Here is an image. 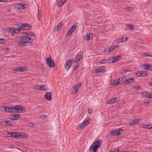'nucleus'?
Instances as JSON below:
<instances>
[{"mask_svg":"<svg viewBox=\"0 0 152 152\" xmlns=\"http://www.w3.org/2000/svg\"><path fill=\"white\" fill-rule=\"evenodd\" d=\"M18 45L19 46H26L27 44L33 41V39L28 37H19L17 39Z\"/></svg>","mask_w":152,"mask_h":152,"instance_id":"obj_1","label":"nucleus"},{"mask_svg":"<svg viewBox=\"0 0 152 152\" xmlns=\"http://www.w3.org/2000/svg\"><path fill=\"white\" fill-rule=\"evenodd\" d=\"M101 146V140H98L95 141L91 146L89 149V151H92L91 152H97V149Z\"/></svg>","mask_w":152,"mask_h":152,"instance_id":"obj_2","label":"nucleus"},{"mask_svg":"<svg viewBox=\"0 0 152 152\" xmlns=\"http://www.w3.org/2000/svg\"><path fill=\"white\" fill-rule=\"evenodd\" d=\"M14 112L22 113L25 112V110L24 108L20 106H17L14 107Z\"/></svg>","mask_w":152,"mask_h":152,"instance_id":"obj_3","label":"nucleus"},{"mask_svg":"<svg viewBox=\"0 0 152 152\" xmlns=\"http://www.w3.org/2000/svg\"><path fill=\"white\" fill-rule=\"evenodd\" d=\"M46 62L48 65L50 67H53L55 66L54 61L50 57H48L47 58Z\"/></svg>","mask_w":152,"mask_h":152,"instance_id":"obj_4","label":"nucleus"},{"mask_svg":"<svg viewBox=\"0 0 152 152\" xmlns=\"http://www.w3.org/2000/svg\"><path fill=\"white\" fill-rule=\"evenodd\" d=\"M31 26L27 23H22L19 27L20 29L27 30L30 29Z\"/></svg>","mask_w":152,"mask_h":152,"instance_id":"obj_5","label":"nucleus"},{"mask_svg":"<svg viewBox=\"0 0 152 152\" xmlns=\"http://www.w3.org/2000/svg\"><path fill=\"white\" fill-rule=\"evenodd\" d=\"M1 107L4 108V112L9 113L14 112V108L13 107L5 106L4 107Z\"/></svg>","mask_w":152,"mask_h":152,"instance_id":"obj_6","label":"nucleus"},{"mask_svg":"<svg viewBox=\"0 0 152 152\" xmlns=\"http://www.w3.org/2000/svg\"><path fill=\"white\" fill-rule=\"evenodd\" d=\"M122 132L123 130H122L118 129L113 130L111 132V133L113 136H117L122 133Z\"/></svg>","mask_w":152,"mask_h":152,"instance_id":"obj_7","label":"nucleus"},{"mask_svg":"<svg viewBox=\"0 0 152 152\" xmlns=\"http://www.w3.org/2000/svg\"><path fill=\"white\" fill-rule=\"evenodd\" d=\"M105 71V67L104 66H102L94 70V73L104 72Z\"/></svg>","mask_w":152,"mask_h":152,"instance_id":"obj_8","label":"nucleus"},{"mask_svg":"<svg viewBox=\"0 0 152 152\" xmlns=\"http://www.w3.org/2000/svg\"><path fill=\"white\" fill-rule=\"evenodd\" d=\"M52 94L51 92H47L45 94V97L47 100L50 101L52 99Z\"/></svg>","mask_w":152,"mask_h":152,"instance_id":"obj_9","label":"nucleus"},{"mask_svg":"<svg viewBox=\"0 0 152 152\" xmlns=\"http://www.w3.org/2000/svg\"><path fill=\"white\" fill-rule=\"evenodd\" d=\"M72 63V60H69V61H67L65 63V66L67 71H68Z\"/></svg>","mask_w":152,"mask_h":152,"instance_id":"obj_10","label":"nucleus"},{"mask_svg":"<svg viewBox=\"0 0 152 152\" xmlns=\"http://www.w3.org/2000/svg\"><path fill=\"white\" fill-rule=\"evenodd\" d=\"M122 79H118L117 80H115L113 81V83H111L113 86H116L121 84L122 83Z\"/></svg>","mask_w":152,"mask_h":152,"instance_id":"obj_11","label":"nucleus"},{"mask_svg":"<svg viewBox=\"0 0 152 152\" xmlns=\"http://www.w3.org/2000/svg\"><path fill=\"white\" fill-rule=\"evenodd\" d=\"M83 52H82L77 55L76 58L74 60V62H76L82 59L83 58Z\"/></svg>","mask_w":152,"mask_h":152,"instance_id":"obj_12","label":"nucleus"},{"mask_svg":"<svg viewBox=\"0 0 152 152\" xmlns=\"http://www.w3.org/2000/svg\"><path fill=\"white\" fill-rule=\"evenodd\" d=\"M17 5L18 6V7H16L18 9H24L27 8L28 7V6L26 4H23L20 3H16Z\"/></svg>","mask_w":152,"mask_h":152,"instance_id":"obj_13","label":"nucleus"},{"mask_svg":"<svg viewBox=\"0 0 152 152\" xmlns=\"http://www.w3.org/2000/svg\"><path fill=\"white\" fill-rule=\"evenodd\" d=\"M20 30L19 28H10V31L12 33L18 34Z\"/></svg>","mask_w":152,"mask_h":152,"instance_id":"obj_14","label":"nucleus"},{"mask_svg":"<svg viewBox=\"0 0 152 152\" xmlns=\"http://www.w3.org/2000/svg\"><path fill=\"white\" fill-rule=\"evenodd\" d=\"M142 95L148 98H152V93H149L146 91L144 92L142 94Z\"/></svg>","mask_w":152,"mask_h":152,"instance_id":"obj_15","label":"nucleus"},{"mask_svg":"<svg viewBox=\"0 0 152 152\" xmlns=\"http://www.w3.org/2000/svg\"><path fill=\"white\" fill-rule=\"evenodd\" d=\"M84 38L87 40H92L93 39V34L91 33H89L88 34L85 35Z\"/></svg>","mask_w":152,"mask_h":152,"instance_id":"obj_16","label":"nucleus"},{"mask_svg":"<svg viewBox=\"0 0 152 152\" xmlns=\"http://www.w3.org/2000/svg\"><path fill=\"white\" fill-rule=\"evenodd\" d=\"M7 134L10 135L11 137H13L14 138L19 137V132H8Z\"/></svg>","mask_w":152,"mask_h":152,"instance_id":"obj_17","label":"nucleus"},{"mask_svg":"<svg viewBox=\"0 0 152 152\" xmlns=\"http://www.w3.org/2000/svg\"><path fill=\"white\" fill-rule=\"evenodd\" d=\"M142 65L143 68L148 70H151L152 69V65L148 64H142Z\"/></svg>","mask_w":152,"mask_h":152,"instance_id":"obj_18","label":"nucleus"},{"mask_svg":"<svg viewBox=\"0 0 152 152\" xmlns=\"http://www.w3.org/2000/svg\"><path fill=\"white\" fill-rule=\"evenodd\" d=\"M121 58V56H115L113 57L112 58V63H113L114 62H116L118 61L119 59H120Z\"/></svg>","mask_w":152,"mask_h":152,"instance_id":"obj_19","label":"nucleus"},{"mask_svg":"<svg viewBox=\"0 0 152 152\" xmlns=\"http://www.w3.org/2000/svg\"><path fill=\"white\" fill-rule=\"evenodd\" d=\"M81 85V83H79L75 85V86L73 88H74L75 90V93H76V92H77L78 89H79V88L80 87Z\"/></svg>","mask_w":152,"mask_h":152,"instance_id":"obj_20","label":"nucleus"},{"mask_svg":"<svg viewBox=\"0 0 152 152\" xmlns=\"http://www.w3.org/2000/svg\"><path fill=\"white\" fill-rule=\"evenodd\" d=\"M126 26L127 28V29L129 30H131L134 29V26L133 25L128 24H126Z\"/></svg>","mask_w":152,"mask_h":152,"instance_id":"obj_21","label":"nucleus"},{"mask_svg":"<svg viewBox=\"0 0 152 152\" xmlns=\"http://www.w3.org/2000/svg\"><path fill=\"white\" fill-rule=\"evenodd\" d=\"M134 81L133 78H131L126 80L124 81V83L125 84L128 83H131Z\"/></svg>","mask_w":152,"mask_h":152,"instance_id":"obj_22","label":"nucleus"},{"mask_svg":"<svg viewBox=\"0 0 152 152\" xmlns=\"http://www.w3.org/2000/svg\"><path fill=\"white\" fill-rule=\"evenodd\" d=\"M119 46L118 44H117L111 46L110 47L108 48L109 50V52H111L115 48L118 47Z\"/></svg>","mask_w":152,"mask_h":152,"instance_id":"obj_23","label":"nucleus"},{"mask_svg":"<svg viewBox=\"0 0 152 152\" xmlns=\"http://www.w3.org/2000/svg\"><path fill=\"white\" fill-rule=\"evenodd\" d=\"M117 102L116 98H113L107 102V104H110L112 103H114L116 102Z\"/></svg>","mask_w":152,"mask_h":152,"instance_id":"obj_24","label":"nucleus"},{"mask_svg":"<svg viewBox=\"0 0 152 152\" xmlns=\"http://www.w3.org/2000/svg\"><path fill=\"white\" fill-rule=\"evenodd\" d=\"M142 127L145 129H152V124H150L143 125L142 126Z\"/></svg>","mask_w":152,"mask_h":152,"instance_id":"obj_25","label":"nucleus"},{"mask_svg":"<svg viewBox=\"0 0 152 152\" xmlns=\"http://www.w3.org/2000/svg\"><path fill=\"white\" fill-rule=\"evenodd\" d=\"M140 121L139 119H134L130 123V124L132 125H134L138 123V121Z\"/></svg>","mask_w":152,"mask_h":152,"instance_id":"obj_26","label":"nucleus"},{"mask_svg":"<svg viewBox=\"0 0 152 152\" xmlns=\"http://www.w3.org/2000/svg\"><path fill=\"white\" fill-rule=\"evenodd\" d=\"M123 38H124V37H123L122 38L118 39H117V42L118 43H119L122 42H125L127 40V37H126L124 40L123 39Z\"/></svg>","mask_w":152,"mask_h":152,"instance_id":"obj_27","label":"nucleus"},{"mask_svg":"<svg viewBox=\"0 0 152 152\" xmlns=\"http://www.w3.org/2000/svg\"><path fill=\"white\" fill-rule=\"evenodd\" d=\"M26 34L27 36L26 37H34L36 35L34 33L32 32H29L26 33Z\"/></svg>","mask_w":152,"mask_h":152,"instance_id":"obj_28","label":"nucleus"},{"mask_svg":"<svg viewBox=\"0 0 152 152\" xmlns=\"http://www.w3.org/2000/svg\"><path fill=\"white\" fill-rule=\"evenodd\" d=\"M66 0H59V2L58 4V6L60 7H61L65 2Z\"/></svg>","mask_w":152,"mask_h":152,"instance_id":"obj_29","label":"nucleus"},{"mask_svg":"<svg viewBox=\"0 0 152 152\" xmlns=\"http://www.w3.org/2000/svg\"><path fill=\"white\" fill-rule=\"evenodd\" d=\"M25 68L24 67H20L18 68L15 69V70L17 72H23L24 71Z\"/></svg>","mask_w":152,"mask_h":152,"instance_id":"obj_30","label":"nucleus"},{"mask_svg":"<svg viewBox=\"0 0 152 152\" xmlns=\"http://www.w3.org/2000/svg\"><path fill=\"white\" fill-rule=\"evenodd\" d=\"M39 88L40 91H45L47 90V87L45 85H41Z\"/></svg>","mask_w":152,"mask_h":152,"instance_id":"obj_31","label":"nucleus"},{"mask_svg":"<svg viewBox=\"0 0 152 152\" xmlns=\"http://www.w3.org/2000/svg\"><path fill=\"white\" fill-rule=\"evenodd\" d=\"M88 124V123H85V122H82L79 125V127L80 129L84 128L86 125Z\"/></svg>","mask_w":152,"mask_h":152,"instance_id":"obj_32","label":"nucleus"},{"mask_svg":"<svg viewBox=\"0 0 152 152\" xmlns=\"http://www.w3.org/2000/svg\"><path fill=\"white\" fill-rule=\"evenodd\" d=\"M27 136L26 133H19V137H20L22 138L25 137Z\"/></svg>","mask_w":152,"mask_h":152,"instance_id":"obj_33","label":"nucleus"},{"mask_svg":"<svg viewBox=\"0 0 152 152\" xmlns=\"http://www.w3.org/2000/svg\"><path fill=\"white\" fill-rule=\"evenodd\" d=\"M5 124L6 125L8 126H12L13 125L14 123L13 122H11L10 121H5Z\"/></svg>","mask_w":152,"mask_h":152,"instance_id":"obj_34","label":"nucleus"},{"mask_svg":"<svg viewBox=\"0 0 152 152\" xmlns=\"http://www.w3.org/2000/svg\"><path fill=\"white\" fill-rule=\"evenodd\" d=\"M140 71L141 77L145 76L148 75L147 73L145 71Z\"/></svg>","mask_w":152,"mask_h":152,"instance_id":"obj_35","label":"nucleus"},{"mask_svg":"<svg viewBox=\"0 0 152 152\" xmlns=\"http://www.w3.org/2000/svg\"><path fill=\"white\" fill-rule=\"evenodd\" d=\"M13 119L16 120L20 117V115H13Z\"/></svg>","mask_w":152,"mask_h":152,"instance_id":"obj_36","label":"nucleus"},{"mask_svg":"<svg viewBox=\"0 0 152 152\" xmlns=\"http://www.w3.org/2000/svg\"><path fill=\"white\" fill-rule=\"evenodd\" d=\"M77 25L75 24H74L71 28H70L71 30H73V31H74L77 28Z\"/></svg>","mask_w":152,"mask_h":152,"instance_id":"obj_37","label":"nucleus"},{"mask_svg":"<svg viewBox=\"0 0 152 152\" xmlns=\"http://www.w3.org/2000/svg\"><path fill=\"white\" fill-rule=\"evenodd\" d=\"M40 85H35L34 86V88L35 89L39 90V89H40V88H40Z\"/></svg>","mask_w":152,"mask_h":152,"instance_id":"obj_38","label":"nucleus"},{"mask_svg":"<svg viewBox=\"0 0 152 152\" xmlns=\"http://www.w3.org/2000/svg\"><path fill=\"white\" fill-rule=\"evenodd\" d=\"M73 31V30H71V29H70L67 32V34L68 36H70Z\"/></svg>","mask_w":152,"mask_h":152,"instance_id":"obj_39","label":"nucleus"},{"mask_svg":"<svg viewBox=\"0 0 152 152\" xmlns=\"http://www.w3.org/2000/svg\"><path fill=\"white\" fill-rule=\"evenodd\" d=\"M125 9L127 11H129L131 12H132L133 10V9L131 7H126Z\"/></svg>","mask_w":152,"mask_h":152,"instance_id":"obj_40","label":"nucleus"},{"mask_svg":"<svg viewBox=\"0 0 152 152\" xmlns=\"http://www.w3.org/2000/svg\"><path fill=\"white\" fill-rule=\"evenodd\" d=\"M104 52V53L106 54H107L110 53V52H109V50L108 48L105 49Z\"/></svg>","mask_w":152,"mask_h":152,"instance_id":"obj_41","label":"nucleus"},{"mask_svg":"<svg viewBox=\"0 0 152 152\" xmlns=\"http://www.w3.org/2000/svg\"><path fill=\"white\" fill-rule=\"evenodd\" d=\"M107 60H105V59H102L99 62L100 64H106L107 62Z\"/></svg>","mask_w":152,"mask_h":152,"instance_id":"obj_42","label":"nucleus"},{"mask_svg":"<svg viewBox=\"0 0 152 152\" xmlns=\"http://www.w3.org/2000/svg\"><path fill=\"white\" fill-rule=\"evenodd\" d=\"M109 152H123L122 151L119 152V150L118 149H115L110 151Z\"/></svg>","mask_w":152,"mask_h":152,"instance_id":"obj_43","label":"nucleus"},{"mask_svg":"<svg viewBox=\"0 0 152 152\" xmlns=\"http://www.w3.org/2000/svg\"><path fill=\"white\" fill-rule=\"evenodd\" d=\"M140 73V71H139L138 72H136L135 74L138 77H141Z\"/></svg>","mask_w":152,"mask_h":152,"instance_id":"obj_44","label":"nucleus"},{"mask_svg":"<svg viewBox=\"0 0 152 152\" xmlns=\"http://www.w3.org/2000/svg\"><path fill=\"white\" fill-rule=\"evenodd\" d=\"M63 24L62 22H60L57 25V26L59 28L62 26Z\"/></svg>","mask_w":152,"mask_h":152,"instance_id":"obj_45","label":"nucleus"},{"mask_svg":"<svg viewBox=\"0 0 152 152\" xmlns=\"http://www.w3.org/2000/svg\"><path fill=\"white\" fill-rule=\"evenodd\" d=\"M5 40L3 39H0V44H4L5 42Z\"/></svg>","mask_w":152,"mask_h":152,"instance_id":"obj_46","label":"nucleus"},{"mask_svg":"<svg viewBox=\"0 0 152 152\" xmlns=\"http://www.w3.org/2000/svg\"><path fill=\"white\" fill-rule=\"evenodd\" d=\"M40 117L41 118L43 119H45L46 118V116L44 115H41Z\"/></svg>","mask_w":152,"mask_h":152,"instance_id":"obj_47","label":"nucleus"},{"mask_svg":"<svg viewBox=\"0 0 152 152\" xmlns=\"http://www.w3.org/2000/svg\"><path fill=\"white\" fill-rule=\"evenodd\" d=\"M93 110L91 108H89L88 109V113L89 114H91L92 113Z\"/></svg>","mask_w":152,"mask_h":152,"instance_id":"obj_48","label":"nucleus"},{"mask_svg":"<svg viewBox=\"0 0 152 152\" xmlns=\"http://www.w3.org/2000/svg\"><path fill=\"white\" fill-rule=\"evenodd\" d=\"M129 70L128 69H124L123 71L124 72V73L125 74L126 72L129 71Z\"/></svg>","mask_w":152,"mask_h":152,"instance_id":"obj_49","label":"nucleus"},{"mask_svg":"<svg viewBox=\"0 0 152 152\" xmlns=\"http://www.w3.org/2000/svg\"><path fill=\"white\" fill-rule=\"evenodd\" d=\"M59 28L56 26L54 28V30L55 31H58L59 29Z\"/></svg>","mask_w":152,"mask_h":152,"instance_id":"obj_50","label":"nucleus"},{"mask_svg":"<svg viewBox=\"0 0 152 152\" xmlns=\"http://www.w3.org/2000/svg\"><path fill=\"white\" fill-rule=\"evenodd\" d=\"M140 87L139 86H137L135 87V88L136 90H138L140 89Z\"/></svg>","mask_w":152,"mask_h":152,"instance_id":"obj_51","label":"nucleus"},{"mask_svg":"<svg viewBox=\"0 0 152 152\" xmlns=\"http://www.w3.org/2000/svg\"><path fill=\"white\" fill-rule=\"evenodd\" d=\"M88 120L86 119L83 122H85V123H88Z\"/></svg>","mask_w":152,"mask_h":152,"instance_id":"obj_52","label":"nucleus"},{"mask_svg":"<svg viewBox=\"0 0 152 152\" xmlns=\"http://www.w3.org/2000/svg\"><path fill=\"white\" fill-rule=\"evenodd\" d=\"M29 126L31 127H33L34 126V124L32 123H31L29 124Z\"/></svg>","mask_w":152,"mask_h":152,"instance_id":"obj_53","label":"nucleus"},{"mask_svg":"<svg viewBox=\"0 0 152 152\" xmlns=\"http://www.w3.org/2000/svg\"><path fill=\"white\" fill-rule=\"evenodd\" d=\"M7 0H0V2H7Z\"/></svg>","mask_w":152,"mask_h":152,"instance_id":"obj_54","label":"nucleus"},{"mask_svg":"<svg viewBox=\"0 0 152 152\" xmlns=\"http://www.w3.org/2000/svg\"><path fill=\"white\" fill-rule=\"evenodd\" d=\"M79 66V64H76L75 66V68H77V67H78Z\"/></svg>","mask_w":152,"mask_h":152,"instance_id":"obj_55","label":"nucleus"},{"mask_svg":"<svg viewBox=\"0 0 152 152\" xmlns=\"http://www.w3.org/2000/svg\"><path fill=\"white\" fill-rule=\"evenodd\" d=\"M148 86H152V83L151 82L149 83H148Z\"/></svg>","mask_w":152,"mask_h":152,"instance_id":"obj_56","label":"nucleus"},{"mask_svg":"<svg viewBox=\"0 0 152 152\" xmlns=\"http://www.w3.org/2000/svg\"><path fill=\"white\" fill-rule=\"evenodd\" d=\"M40 16V14L39 13V11L38 10V18L39 19V16Z\"/></svg>","mask_w":152,"mask_h":152,"instance_id":"obj_57","label":"nucleus"},{"mask_svg":"<svg viewBox=\"0 0 152 152\" xmlns=\"http://www.w3.org/2000/svg\"><path fill=\"white\" fill-rule=\"evenodd\" d=\"M145 56H148V54L145 53Z\"/></svg>","mask_w":152,"mask_h":152,"instance_id":"obj_58","label":"nucleus"},{"mask_svg":"<svg viewBox=\"0 0 152 152\" xmlns=\"http://www.w3.org/2000/svg\"><path fill=\"white\" fill-rule=\"evenodd\" d=\"M10 146L11 148H13L14 146L13 145H11Z\"/></svg>","mask_w":152,"mask_h":152,"instance_id":"obj_59","label":"nucleus"},{"mask_svg":"<svg viewBox=\"0 0 152 152\" xmlns=\"http://www.w3.org/2000/svg\"><path fill=\"white\" fill-rule=\"evenodd\" d=\"M12 35L13 36H15V33H12Z\"/></svg>","mask_w":152,"mask_h":152,"instance_id":"obj_60","label":"nucleus"},{"mask_svg":"<svg viewBox=\"0 0 152 152\" xmlns=\"http://www.w3.org/2000/svg\"><path fill=\"white\" fill-rule=\"evenodd\" d=\"M125 39V38H124H124H123V39H124V40Z\"/></svg>","mask_w":152,"mask_h":152,"instance_id":"obj_61","label":"nucleus"},{"mask_svg":"<svg viewBox=\"0 0 152 152\" xmlns=\"http://www.w3.org/2000/svg\"><path fill=\"white\" fill-rule=\"evenodd\" d=\"M124 152H126V151H124Z\"/></svg>","mask_w":152,"mask_h":152,"instance_id":"obj_62","label":"nucleus"}]
</instances>
